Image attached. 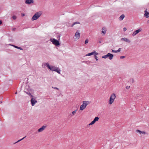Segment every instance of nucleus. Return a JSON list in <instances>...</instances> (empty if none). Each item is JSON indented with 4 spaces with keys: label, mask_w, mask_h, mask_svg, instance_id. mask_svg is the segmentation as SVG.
Instances as JSON below:
<instances>
[{
    "label": "nucleus",
    "mask_w": 149,
    "mask_h": 149,
    "mask_svg": "<svg viewBox=\"0 0 149 149\" xmlns=\"http://www.w3.org/2000/svg\"><path fill=\"white\" fill-rule=\"evenodd\" d=\"M90 103V102L88 101H83L82 104L80 106V110L82 111L86 108L87 105Z\"/></svg>",
    "instance_id": "nucleus-1"
},
{
    "label": "nucleus",
    "mask_w": 149,
    "mask_h": 149,
    "mask_svg": "<svg viewBox=\"0 0 149 149\" xmlns=\"http://www.w3.org/2000/svg\"><path fill=\"white\" fill-rule=\"evenodd\" d=\"M116 96L115 93H112L110 96L109 103L110 104H111L114 102V100L116 98Z\"/></svg>",
    "instance_id": "nucleus-2"
},
{
    "label": "nucleus",
    "mask_w": 149,
    "mask_h": 149,
    "mask_svg": "<svg viewBox=\"0 0 149 149\" xmlns=\"http://www.w3.org/2000/svg\"><path fill=\"white\" fill-rule=\"evenodd\" d=\"M43 66L45 67L46 66L48 68L50 69L51 70L54 71L56 67L52 66H50L48 63H45L43 65Z\"/></svg>",
    "instance_id": "nucleus-3"
},
{
    "label": "nucleus",
    "mask_w": 149,
    "mask_h": 149,
    "mask_svg": "<svg viewBox=\"0 0 149 149\" xmlns=\"http://www.w3.org/2000/svg\"><path fill=\"white\" fill-rule=\"evenodd\" d=\"M50 40L52 42L53 44L54 45L56 46H58L60 45V43L59 41L54 38L53 39L51 38L50 39Z\"/></svg>",
    "instance_id": "nucleus-4"
},
{
    "label": "nucleus",
    "mask_w": 149,
    "mask_h": 149,
    "mask_svg": "<svg viewBox=\"0 0 149 149\" xmlns=\"http://www.w3.org/2000/svg\"><path fill=\"white\" fill-rule=\"evenodd\" d=\"M113 56V54L110 53H108L107 55L103 56L102 57V58H106L109 57V58L111 60L112 59Z\"/></svg>",
    "instance_id": "nucleus-5"
},
{
    "label": "nucleus",
    "mask_w": 149,
    "mask_h": 149,
    "mask_svg": "<svg viewBox=\"0 0 149 149\" xmlns=\"http://www.w3.org/2000/svg\"><path fill=\"white\" fill-rule=\"evenodd\" d=\"M99 119V118L98 117H95L93 120L92 121L91 123H89V125H90L94 124L96 121L98 120Z\"/></svg>",
    "instance_id": "nucleus-6"
},
{
    "label": "nucleus",
    "mask_w": 149,
    "mask_h": 149,
    "mask_svg": "<svg viewBox=\"0 0 149 149\" xmlns=\"http://www.w3.org/2000/svg\"><path fill=\"white\" fill-rule=\"evenodd\" d=\"M32 91V90L30 89L28 86H26L25 88V92H26L27 93H28V92H30Z\"/></svg>",
    "instance_id": "nucleus-7"
},
{
    "label": "nucleus",
    "mask_w": 149,
    "mask_h": 149,
    "mask_svg": "<svg viewBox=\"0 0 149 149\" xmlns=\"http://www.w3.org/2000/svg\"><path fill=\"white\" fill-rule=\"evenodd\" d=\"M141 31V29H138V30L135 31L133 33L132 35V36H135L136 34H137L138 33H139V32Z\"/></svg>",
    "instance_id": "nucleus-8"
},
{
    "label": "nucleus",
    "mask_w": 149,
    "mask_h": 149,
    "mask_svg": "<svg viewBox=\"0 0 149 149\" xmlns=\"http://www.w3.org/2000/svg\"><path fill=\"white\" fill-rule=\"evenodd\" d=\"M46 126L43 125L42 127L40 128H39L38 130V132H41L43 131L46 128Z\"/></svg>",
    "instance_id": "nucleus-9"
},
{
    "label": "nucleus",
    "mask_w": 149,
    "mask_h": 149,
    "mask_svg": "<svg viewBox=\"0 0 149 149\" xmlns=\"http://www.w3.org/2000/svg\"><path fill=\"white\" fill-rule=\"evenodd\" d=\"M93 54L95 55H97L98 54L96 53L95 51H94L93 52L88 53L86 55V56H90L91 55H93Z\"/></svg>",
    "instance_id": "nucleus-10"
},
{
    "label": "nucleus",
    "mask_w": 149,
    "mask_h": 149,
    "mask_svg": "<svg viewBox=\"0 0 149 149\" xmlns=\"http://www.w3.org/2000/svg\"><path fill=\"white\" fill-rule=\"evenodd\" d=\"M31 101L32 106H34L37 102V101L35 99H34L33 98H32L31 99Z\"/></svg>",
    "instance_id": "nucleus-11"
},
{
    "label": "nucleus",
    "mask_w": 149,
    "mask_h": 149,
    "mask_svg": "<svg viewBox=\"0 0 149 149\" xmlns=\"http://www.w3.org/2000/svg\"><path fill=\"white\" fill-rule=\"evenodd\" d=\"M144 16L146 18H148L149 17V13L147 12V9L145 10V14Z\"/></svg>",
    "instance_id": "nucleus-12"
},
{
    "label": "nucleus",
    "mask_w": 149,
    "mask_h": 149,
    "mask_svg": "<svg viewBox=\"0 0 149 149\" xmlns=\"http://www.w3.org/2000/svg\"><path fill=\"white\" fill-rule=\"evenodd\" d=\"M37 19V13L36 14L32 17L31 20L32 21L36 20Z\"/></svg>",
    "instance_id": "nucleus-13"
},
{
    "label": "nucleus",
    "mask_w": 149,
    "mask_h": 149,
    "mask_svg": "<svg viewBox=\"0 0 149 149\" xmlns=\"http://www.w3.org/2000/svg\"><path fill=\"white\" fill-rule=\"evenodd\" d=\"M106 29L105 27H103L102 29L101 33L103 34L102 35H104L106 33Z\"/></svg>",
    "instance_id": "nucleus-14"
},
{
    "label": "nucleus",
    "mask_w": 149,
    "mask_h": 149,
    "mask_svg": "<svg viewBox=\"0 0 149 149\" xmlns=\"http://www.w3.org/2000/svg\"><path fill=\"white\" fill-rule=\"evenodd\" d=\"M80 34L78 31V30H77L76 32L75 35L76 37L77 38V39L79 38L80 37Z\"/></svg>",
    "instance_id": "nucleus-15"
},
{
    "label": "nucleus",
    "mask_w": 149,
    "mask_h": 149,
    "mask_svg": "<svg viewBox=\"0 0 149 149\" xmlns=\"http://www.w3.org/2000/svg\"><path fill=\"white\" fill-rule=\"evenodd\" d=\"M121 40L128 43H130L131 42L130 41V40L125 38H122L121 39Z\"/></svg>",
    "instance_id": "nucleus-16"
},
{
    "label": "nucleus",
    "mask_w": 149,
    "mask_h": 149,
    "mask_svg": "<svg viewBox=\"0 0 149 149\" xmlns=\"http://www.w3.org/2000/svg\"><path fill=\"white\" fill-rule=\"evenodd\" d=\"M25 3L26 4L33 3V0H26L25 1Z\"/></svg>",
    "instance_id": "nucleus-17"
},
{
    "label": "nucleus",
    "mask_w": 149,
    "mask_h": 149,
    "mask_svg": "<svg viewBox=\"0 0 149 149\" xmlns=\"http://www.w3.org/2000/svg\"><path fill=\"white\" fill-rule=\"evenodd\" d=\"M136 132H139L140 134H141V133L143 134H148V133H146V132L144 131H141L139 130H136Z\"/></svg>",
    "instance_id": "nucleus-18"
},
{
    "label": "nucleus",
    "mask_w": 149,
    "mask_h": 149,
    "mask_svg": "<svg viewBox=\"0 0 149 149\" xmlns=\"http://www.w3.org/2000/svg\"><path fill=\"white\" fill-rule=\"evenodd\" d=\"M125 17V15L123 14L122 15L119 17V19L120 20H122Z\"/></svg>",
    "instance_id": "nucleus-19"
},
{
    "label": "nucleus",
    "mask_w": 149,
    "mask_h": 149,
    "mask_svg": "<svg viewBox=\"0 0 149 149\" xmlns=\"http://www.w3.org/2000/svg\"><path fill=\"white\" fill-rule=\"evenodd\" d=\"M54 71H55L57 72L58 73H60V70H58V68H55V70Z\"/></svg>",
    "instance_id": "nucleus-20"
},
{
    "label": "nucleus",
    "mask_w": 149,
    "mask_h": 149,
    "mask_svg": "<svg viewBox=\"0 0 149 149\" xmlns=\"http://www.w3.org/2000/svg\"><path fill=\"white\" fill-rule=\"evenodd\" d=\"M42 13V12L41 11L38 12V18L40 16Z\"/></svg>",
    "instance_id": "nucleus-21"
},
{
    "label": "nucleus",
    "mask_w": 149,
    "mask_h": 149,
    "mask_svg": "<svg viewBox=\"0 0 149 149\" xmlns=\"http://www.w3.org/2000/svg\"><path fill=\"white\" fill-rule=\"evenodd\" d=\"M80 23L79 22H74L72 24V25L71 26V27H72L74 25H75V24H79Z\"/></svg>",
    "instance_id": "nucleus-22"
},
{
    "label": "nucleus",
    "mask_w": 149,
    "mask_h": 149,
    "mask_svg": "<svg viewBox=\"0 0 149 149\" xmlns=\"http://www.w3.org/2000/svg\"><path fill=\"white\" fill-rule=\"evenodd\" d=\"M88 40L87 39H86L85 41V44L88 43Z\"/></svg>",
    "instance_id": "nucleus-23"
},
{
    "label": "nucleus",
    "mask_w": 149,
    "mask_h": 149,
    "mask_svg": "<svg viewBox=\"0 0 149 149\" xmlns=\"http://www.w3.org/2000/svg\"><path fill=\"white\" fill-rule=\"evenodd\" d=\"M26 136L23 137V138H22V139H21L19 140L18 141H17V142H16V143H17L18 142H19L20 141H21L22 140H23V139H24V138H25Z\"/></svg>",
    "instance_id": "nucleus-24"
},
{
    "label": "nucleus",
    "mask_w": 149,
    "mask_h": 149,
    "mask_svg": "<svg viewBox=\"0 0 149 149\" xmlns=\"http://www.w3.org/2000/svg\"><path fill=\"white\" fill-rule=\"evenodd\" d=\"M96 55H95V56H94V58H95V59H96V60L97 61L98 60L97 58V56H96Z\"/></svg>",
    "instance_id": "nucleus-25"
},
{
    "label": "nucleus",
    "mask_w": 149,
    "mask_h": 149,
    "mask_svg": "<svg viewBox=\"0 0 149 149\" xmlns=\"http://www.w3.org/2000/svg\"><path fill=\"white\" fill-rule=\"evenodd\" d=\"M112 52H115V53H118L117 50H112Z\"/></svg>",
    "instance_id": "nucleus-26"
},
{
    "label": "nucleus",
    "mask_w": 149,
    "mask_h": 149,
    "mask_svg": "<svg viewBox=\"0 0 149 149\" xmlns=\"http://www.w3.org/2000/svg\"><path fill=\"white\" fill-rule=\"evenodd\" d=\"M72 114L73 115H74L76 113V111H72Z\"/></svg>",
    "instance_id": "nucleus-27"
},
{
    "label": "nucleus",
    "mask_w": 149,
    "mask_h": 149,
    "mask_svg": "<svg viewBox=\"0 0 149 149\" xmlns=\"http://www.w3.org/2000/svg\"><path fill=\"white\" fill-rule=\"evenodd\" d=\"M13 18L14 19H16L17 17L15 16H13Z\"/></svg>",
    "instance_id": "nucleus-28"
},
{
    "label": "nucleus",
    "mask_w": 149,
    "mask_h": 149,
    "mask_svg": "<svg viewBox=\"0 0 149 149\" xmlns=\"http://www.w3.org/2000/svg\"><path fill=\"white\" fill-rule=\"evenodd\" d=\"M127 30V29L125 27H124L123 28V31H126Z\"/></svg>",
    "instance_id": "nucleus-29"
},
{
    "label": "nucleus",
    "mask_w": 149,
    "mask_h": 149,
    "mask_svg": "<svg viewBox=\"0 0 149 149\" xmlns=\"http://www.w3.org/2000/svg\"><path fill=\"white\" fill-rule=\"evenodd\" d=\"M130 88V86H127L126 87V88L127 89H129Z\"/></svg>",
    "instance_id": "nucleus-30"
},
{
    "label": "nucleus",
    "mask_w": 149,
    "mask_h": 149,
    "mask_svg": "<svg viewBox=\"0 0 149 149\" xmlns=\"http://www.w3.org/2000/svg\"><path fill=\"white\" fill-rule=\"evenodd\" d=\"M120 50H121V48H119L117 50L118 52H119L120 51Z\"/></svg>",
    "instance_id": "nucleus-31"
},
{
    "label": "nucleus",
    "mask_w": 149,
    "mask_h": 149,
    "mask_svg": "<svg viewBox=\"0 0 149 149\" xmlns=\"http://www.w3.org/2000/svg\"><path fill=\"white\" fill-rule=\"evenodd\" d=\"M125 57V56H121L120 57V58L121 59L124 58Z\"/></svg>",
    "instance_id": "nucleus-32"
},
{
    "label": "nucleus",
    "mask_w": 149,
    "mask_h": 149,
    "mask_svg": "<svg viewBox=\"0 0 149 149\" xmlns=\"http://www.w3.org/2000/svg\"><path fill=\"white\" fill-rule=\"evenodd\" d=\"M130 81H132V83H133L134 82V79H131L130 80Z\"/></svg>",
    "instance_id": "nucleus-33"
},
{
    "label": "nucleus",
    "mask_w": 149,
    "mask_h": 149,
    "mask_svg": "<svg viewBox=\"0 0 149 149\" xmlns=\"http://www.w3.org/2000/svg\"><path fill=\"white\" fill-rule=\"evenodd\" d=\"M52 88H54V89H57V90H58V88L57 87H52Z\"/></svg>",
    "instance_id": "nucleus-34"
},
{
    "label": "nucleus",
    "mask_w": 149,
    "mask_h": 149,
    "mask_svg": "<svg viewBox=\"0 0 149 149\" xmlns=\"http://www.w3.org/2000/svg\"><path fill=\"white\" fill-rule=\"evenodd\" d=\"M21 15H22V16H24L25 15L23 13H22Z\"/></svg>",
    "instance_id": "nucleus-35"
},
{
    "label": "nucleus",
    "mask_w": 149,
    "mask_h": 149,
    "mask_svg": "<svg viewBox=\"0 0 149 149\" xmlns=\"http://www.w3.org/2000/svg\"><path fill=\"white\" fill-rule=\"evenodd\" d=\"M17 48L18 49H21V50H22V48L21 47H18Z\"/></svg>",
    "instance_id": "nucleus-36"
},
{
    "label": "nucleus",
    "mask_w": 149,
    "mask_h": 149,
    "mask_svg": "<svg viewBox=\"0 0 149 149\" xmlns=\"http://www.w3.org/2000/svg\"><path fill=\"white\" fill-rule=\"evenodd\" d=\"M14 46L15 47V48H18V47L16 46Z\"/></svg>",
    "instance_id": "nucleus-37"
},
{
    "label": "nucleus",
    "mask_w": 149,
    "mask_h": 149,
    "mask_svg": "<svg viewBox=\"0 0 149 149\" xmlns=\"http://www.w3.org/2000/svg\"><path fill=\"white\" fill-rule=\"evenodd\" d=\"M2 22L1 21H0V24H2Z\"/></svg>",
    "instance_id": "nucleus-38"
},
{
    "label": "nucleus",
    "mask_w": 149,
    "mask_h": 149,
    "mask_svg": "<svg viewBox=\"0 0 149 149\" xmlns=\"http://www.w3.org/2000/svg\"><path fill=\"white\" fill-rule=\"evenodd\" d=\"M147 22L149 24V20L147 21Z\"/></svg>",
    "instance_id": "nucleus-39"
},
{
    "label": "nucleus",
    "mask_w": 149,
    "mask_h": 149,
    "mask_svg": "<svg viewBox=\"0 0 149 149\" xmlns=\"http://www.w3.org/2000/svg\"><path fill=\"white\" fill-rule=\"evenodd\" d=\"M139 97V95H137L136 96V97Z\"/></svg>",
    "instance_id": "nucleus-40"
},
{
    "label": "nucleus",
    "mask_w": 149,
    "mask_h": 149,
    "mask_svg": "<svg viewBox=\"0 0 149 149\" xmlns=\"http://www.w3.org/2000/svg\"><path fill=\"white\" fill-rule=\"evenodd\" d=\"M99 42L100 43H101V42L100 41H99Z\"/></svg>",
    "instance_id": "nucleus-41"
},
{
    "label": "nucleus",
    "mask_w": 149,
    "mask_h": 149,
    "mask_svg": "<svg viewBox=\"0 0 149 149\" xmlns=\"http://www.w3.org/2000/svg\"><path fill=\"white\" fill-rule=\"evenodd\" d=\"M17 92H15V94H17Z\"/></svg>",
    "instance_id": "nucleus-42"
}]
</instances>
